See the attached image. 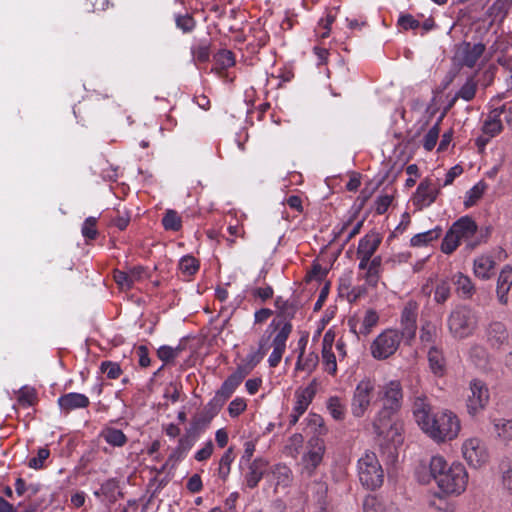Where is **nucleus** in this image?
I'll use <instances>...</instances> for the list:
<instances>
[{
    "mask_svg": "<svg viewBox=\"0 0 512 512\" xmlns=\"http://www.w3.org/2000/svg\"><path fill=\"white\" fill-rule=\"evenodd\" d=\"M393 201V197L391 195L385 194L377 197L375 201V211L377 214H384L388 208L390 207Z\"/></svg>",
    "mask_w": 512,
    "mask_h": 512,
    "instance_id": "nucleus-60",
    "label": "nucleus"
},
{
    "mask_svg": "<svg viewBox=\"0 0 512 512\" xmlns=\"http://www.w3.org/2000/svg\"><path fill=\"white\" fill-rule=\"evenodd\" d=\"M439 133H440V126H439V122H437L434 126H432L428 130V132L424 136L423 147L425 148V150L431 151L435 147L437 140L439 138Z\"/></svg>",
    "mask_w": 512,
    "mask_h": 512,
    "instance_id": "nucleus-49",
    "label": "nucleus"
},
{
    "mask_svg": "<svg viewBox=\"0 0 512 512\" xmlns=\"http://www.w3.org/2000/svg\"><path fill=\"white\" fill-rule=\"evenodd\" d=\"M146 277V269L143 266L129 267L127 270H114L113 278L119 289L128 291L134 285Z\"/></svg>",
    "mask_w": 512,
    "mask_h": 512,
    "instance_id": "nucleus-18",
    "label": "nucleus"
},
{
    "mask_svg": "<svg viewBox=\"0 0 512 512\" xmlns=\"http://www.w3.org/2000/svg\"><path fill=\"white\" fill-rule=\"evenodd\" d=\"M441 232H442V229L437 227L435 229L416 234L411 238L410 244H411V246H414V247L428 245L432 241L438 239L441 235Z\"/></svg>",
    "mask_w": 512,
    "mask_h": 512,
    "instance_id": "nucleus-39",
    "label": "nucleus"
},
{
    "mask_svg": "<svg viewBox=\"0 0 512 512\" xmlns=\"http://www.w3.org/2000/svg\"><path fill=\"white\" fill-rule=\"evenodd\" d=\"M334 339L335 333L332 330H328L322 339V364L324 370L332 376L337 373L336 356L332 351Z\"/></svg>",
    "mask_w": 512,
    "mask_h": 512,
    "instance_id": "nucleus-20",
    "label": "nucleus"
},
{
    "mask_svg": "<svg viewBox=\"0 0 512 512\" xmlns=\"http://www.w3.org/2000/svg\"><path fill=\"white\" fill-rule=\"evenodd\" d=\"M451 295V287L448 280H440L436 287L434 292V300L438 304L445 303Z\"/></svg>",
    "mask_w": 512,
    "mask_h": 512,
    "instance_id": "nucleus-47",
    "label": "nucleus"
},
{
    "mask_svg": "<svg viewBox=\"0 0 512 512\" xmlns=\"http://www.w3.org/2000/svg\"><path fill=\"white\" fill-rule=\"evenodd\" d=\"M397 413L398 411L381 407L372 421L373 432L378 437L394 441V436L400 435L397 423L394 421Z\"/></svg>",
    "mask_w": 512,
    "mask_h": 512,
    "instance_id": "nucleus-9",
    "label": "nucleus"
},
{
    "mask_svg": "<svg viewBox=\"0 0 512 512\" xmlns=\"http://www.w3.org/2000/svg\"><path fill=\"white\" fill-rule=\"evenodd\" d=\"M382 238L378 233L371 232L362 237L357 248V255L365 257H373L381 244Z\"/></svg>",
    "mask_w": 512,
    "mask_h": 512,
    "instance_id": "nucleus-28",
    "label": "nucleus"
},
{
    "mask_svg": "<svg viewBox=\"0 0 512 512\" xmlns=\"http://www.w3.org/2000/svg\"><path fill=\"white\" fill-rule=\"evenodd\" d=\"M501 130L502 121L500 119V113H498V108H493L482 126V134L494 137Z\"/></svg>",
    "mask_w": 512,
    "mask_h": 512,
    "instance_id": "nucleus-32",
    "label": "nucleus"
},
{
    "mask_svg": "<svg viewBox=\"0 0 512 512\" xmlns=\"http://www.w3.org/2000/svg\"><path fill=\"white\" fill-rule=\"evenodd\" d=\"M247 407L246 401L243 398H235L228 406V412L231 417L239 416Z\"/></svg>",
    "mask_w": 512,
    "mask_h": 512,
    "instance_id": "nucleus-61",
    "label": "nucleus"
},
{
    "mask_svg": "<svg viewBox=\"0 0 512 512\" xmlns=\"http://www.w3.org/2000/svg\"><path fill=\"white\" fill-rule=\"evenodd\" d=\"M269 328L278 330L271 342L272 353L268 358V364L271 368H275L281 362L282 356L286 351V342L292 332V324L289 321L273 320Z\"/></svg>",
    "mask_w": 512,
    "mask_h": 512,
    "instance_id": "nucleus-6",
    "label": "nucleus"
},
{
    "mask_svg": "<svg viewBox=\"0 0 512 512\" xmlns=\"http://www.w3.org/2000/svg\"><path fill=\"white\" fill-rule=\"evenodd\" d=\"M117 488V481L115 479H108L101 485L99 490L94 492V495L97 497L105 496L110 498L114 496Z\"/></svg>",
    "mask_w": 512,
    "mask_h": 512,
    "instance_id": "nucleus-54",
    "label": "nucleus"
},
{
    "mask_svg": "<svg viewBox=\"0 0 512 512\" xmlns=\"http://www.w3.org/2000/svg\"><path fill=\"white\" fill-rule=\"evenodd\" d=\"M85 4L88 11L99 12L109 8L110 0H86Z\"/></svg>",
    "mask_w": 512,
    "mask_h": 512,
    "instance_id": "nucleus-62",
    "label": "nucleus"
},
{
    "mask_svg": "<svg viewBox=\"0 0 512 512\" xmlns=\"http://www.w3.org/2000/svg\"><path fill=\"white\" fill-rule=\"evenodd\" d=\"M306 500L319 512H327L330 498L328 496V484L322 477L306 484Z\"/></svg>",
    "mask_w": 512,
    "mask_h": 512,
    "instance_id": "nucleus-14",
    "label": "nucleus"
},
{
    "mask_svg": "<svg viewBox=\"0 0 512 512\" xmlns=\"http://www.w3.org/2000/svg\"><path fill=\"white\" fill-rule=\"evenodd\" d=\"M460 420L450 410H441L432 414L421 430L437 443L452 441L458 437Z\"/></svg>",
    "mask_w": 512,
    "mask_h": 512,
    "instance_id": "nucleus-3",
    "label": "nucleus"
},
{
    "mask_svg": "<svg viewBox=\"0 0 512 512\" xmlns=\"http://www.w3.org/2000/svg\"><path fill=\"white\" fill-rule=\"evenodd\" d=\"M307 449L301 458V475L311 478L323 460L325 445L321 439L316 438L308 442Z\"/></svg>",
    "mask_w": 512,
    "mask_h": 512,
    "instance_id": "nucleus-11",
    "label": "nucleus"
},
{
    "mask_svg": "<svg viewBox=\"0 0 512 512\" xmlns=\"http://www.w3.org/2000/svg\"><path fill=\"white\" fill-rule=\"evenodd\" d=\"M57 403L61 411L67 414L75 409L87 408L90 400L84 394L71 392L60 396Z\"/></svg>",
    "mask_w": 512,
    "mask_h": 512,
    "instance_id": "nucleus-22",
    "label": "nucleus"
},
{
    "mask_svg": "<svg viewBox=\"0 0 512 512\" xmlns=\"http://www.w3.org/2000/svg\"><path fill=\"white\" fill-rule=\"evenodd\" d=\"M402 339L398 330H384L371 343V355L377 360L389 358L398 350Z\"/></svg>",
    "mask_w": 512,
    "mask_h": 512,
    "instance_id": "nucleus-5",
    "label": "nucleus"
},
{
    "mask_svg": "<svg viewBox=\"0 0 512 512\" xmlns=\"http://www.w3.org/2000/svg\"><path fill=\"white\" fill-rule=\"evenodd\" d=\"M467 412L471 416H477L480 409V383L478 379L470 381L469 387L464 392Z\"/></svg>",
    "mask_w": 512,
    "mask_h": 512,
    "instance_id": "nucleus-25",
    "label": "nucleus"
},
{
    "mask_svg": "<svg viewBox=\"0 0 512 512\" xmlns=\"http://www.w3.org/2000/svg\"><path fill=\"white\" fill-rule=\"evenodd\" d=\"M358 477L363 487L376 490L382 486L384 471L375 453L366 452L358 460Z\"/></svg>",
    "mask_w": 512,
    "mask_h": 512,
    "instance_id": "nucleus-4",
    "label": "nucleus"
},
{
    "mask_svg": "<svg viewBox=\"0 0 512 512\" xmlns=\"http://www.w3.org/2000/svg\"><path fill=\"white\" fill-rule=\"evenodd\" d=\"M430 473L438 487L446 494H460L467 484V473L460 463L448 465L442 456H433L430 461Z\"/></svg>",
    "mask_w": 512,
    "mask_h": 512,
    "instance_id": "nucleus-1",
    "label": "nucleus"
},
{
    "mask_svg": "<svg viewBox=\"0 0 512 512\" xmlns=\"http://www.w3.org/2000/svg\"><path fill=\"white\" fill-rule=\"evenodd\" d=\"M486 342L492 349H499L508 341V332L502 322L491 323L486 330Z\"/></svg>",
    "mask_w": 512,
    "mask_h": 512,
    "instance_id": "nucleus-23",
    "label": "nucleus"
},
{
    "mask_svg": "<svg viewBox=\"0 0 512 512\" xmlns=\"http://www.w3.org/2000/svg\"><path fill=\"white\" fill-rule=\"evenodd\" d=\"M428 361L431 371L436 376H443L445 373V359L443 353L435 346H431L428 351Z\"/></svg>",
    "mask_w": 512,
    "mask_h": 512,
    "instance_id": "nucleus-34",
    "label": "nucleus"
},
{
    "mask_svg": "<svg viewBox=\"0 0 512 512\" xmlns=\"http://www.w3.org/2000/svg\"><path fill=\"white\" fill-rule=\"evenodd\" d=\"M96 224V217H88L85 219L81 228V232L84 238H86L87 240H94L97 237L98 231L96 228Z\"/></svg>",
    "mask_w": 512,
    "mask_h": 512,
    "instance_id": "nucleus-50",
    "label": "nucleus"
},
{
    "mask_svg": "<svg viewBox=\"0 0 512 512\" xmlns=\"http://www.w3.org/2000/svg\"><path fill=\"white\" fill-rule=\"evenodd\" d=\"M453 282L456 286V293L463 299L472 297L476 291L475 285L472 283L471 279L461 272L453 276Z\"/></svg>",
    "mask_w": 512,
    "mask_h": 512,
    "instance_id": "nucleus-30",
    "label": "nucleus"
},
{
    "mask_svg": "<svg viewBox=\"0 0 512 512\" xmlns=\"http://www.w3.org/2000/svg\"><path fill=\"white\" fill-rule=\"evenodd\" d=\"M50 451L48 448H39L37 456L29 460L28 466L33 469H41L44 467V462L48 459Z\"/></svg>",
    "mask_w": 512,
    "mask_h": 512,
    "instance_id": "nucleus-56",
    "label": "nucleus"
},
{
    "mask_svg": "<svg viewBox=\"0 0 512 512\" xmlns=\"http://www.w3.org/2000/svg\"><path fill=\"white\" fill-rule=\"evenodd\" d=\"M397 413L398 411L381 407L372 421L373 432L378 437L394 441V436L400 435L397 423L394 421Z\"/></svg>",
    "mask_w": 512,
    "mask_h": 512,
    "instance_id": "nucleus-8",
    "label": "nucleus"
},
{
    "mask_svg": "<svg viewBox=\"0 0 512 512\" xmlns=\"http://www.w3.org/2000/svg\"><path fill=\"white\" fill-rule=\"evenodd\" d=\"M272 474L276 480V485L288 487L293 479L291 469L285 464H277L272 469Z\"/></svg>",
    "mask_w": 512,
    "mask_h": 512,
    "instance_id": "nucleus-40",
    "label": "nucleus"
},
{
    "mask_svg": "<svg viewBox=\"0 0 512 512\" xmlns=\"http://www.w3.org/2000/svg\"><path fill=\"white\" fill-rule=\"evenodd\" d=\"M378 322L379 315L377 312L373 309H368L365 311L362 318H349L347 324L350 331L356 335L357 339H361V337H367Z\"/></svg>",
    "mask_w": 512,
    "mask_h": 512,
    "instance_id": "nucleus-17",
    "label": "nucleus"
},
{
    "mask_svg": "<svg viewBox=\"0 0 512 512\" xmlns=\"http://www.w3.org/2000/svg\"><path fill=\"white\" fill-rule=\"evenodd\" d=\"M480 59V42L463 41L456 48L453 61L459 67L472 68Z\"/></svg>",
    "mask_w": 512,
    "mask_h": 512,
    "instance_id": "nucleus-16",
    "label": "nucleus"
},
{
    "mask_svg": "<svg viewBox=\"0 0 512 512\" xmlns=\"http://www.w3.org/2000/svg\"><path fill=\"white\" fill-rule=\"evenodd\" d=\"M439 327L430 320H424L420 328V341L424 345H433L438 338Z\"/></svg>",
    "mask_w": 512,
    "mask_h": 512,
    "instance_id": "nucleus-36",
    "label": "nucleus"
},
{
    "mask_svg": "<svg viewBox=\"0 0 512 512\" xmlns=\"http://www.w3.org/2000/svg\"><path fill=\"white\" fill-rule=\"evenodd\" d=\"M185 349V345L179 343L176 347L162 345L157 350V356L164 363L173 362Z\"/></svg>",
    "mask_w": 512,
    "mask_h": 512,
    "instance_id": "nucleus-38",
    "label": "nucleus"
},
{
    "mask_svg": "<svg viewBox=\"0 0 512 512\" xmlns=\"http://www.w3.org/2000/svg\"><path fill=\"white\" fill-rule=\"evenodd\" d=\"M440 188L441 185L434 183L431 178L427 177L423 179L419 183L412 198L413 205L418 210H422L424 208L429 207L437 199V196L440 193Z\"/></svg>",
    "mask_w": 512,
    "mask_h": 512,
    "instance_id": "nucleus-15",
    "label": "nucleus"
},
{
    "mask_svg": "<svg viewBox=\"0 0 512 512\" xmlns=\"http://www.w3.org/2000/svg\"><path fill=\"white\" fill-rule=\"evenodd\" d=\"M267 466L268 462L263 458H256L251 462L248 468V472L245 475V482L247 487L253 489L259 484Z\"/></svg>",
    "mask_w": 512,
    "mask_h": 512,
    "instance_id": "nucleus-27",
    "label": "nucleus"
},
{
    "mask_svg": "<svg viewBox=\"0 0 512 512\" xmlns=\"http://www.w3.org/2000/svg\"><path fill=\"white\" fill-rule=\"evenodd\" d=\"M319 363V357L316 352H309L304 356V346L301 348V352L296 362V369L312 373Z\"/></svg>",
    "mask_w": 512,
    "mask_h": 512,
    "instance_id": "nucleus-35",
    "label": "nucleus"
},
{
    "mask_svg": "<svg viewBox=\"0 0 512 512\" xmlns=\"http://www.w3.org/2000/svg\"><path fill=\"white\" fill-rule=\"evenodd\" d=\"M176 26L184 33L192 32L196 26V21L189 15H177L175 18Z\"/></svg>",
    "mask_w": 512,
    "mask_h": 512,
    "instance_id": "nucleus-53",
    "label": "nucleus"
},
{
    "mask_svg": "<svg viewBox=\"0 0 512 512\" xmlns=\"http://www.w3.org/2000/svg\"><path fill=\"white\" fill-rule=\"evenodd\" d=\"M234 458L235 456L233 448L229 447L219 460L218 476L223 481H226L228 479Z\"/></svg>",
    "mask_w": 512,
    "mask_h": 512,
    "instance_id": "nucleus-42",
    "label": "nucleus"
},
{
    "mask_svg": "<svg viewBox=\"0 0 512 512\" xmlns=\"http://www.w3.org/2000/svg\"><path fill=\"white\" fill-rule=\"evenodd\" d=\"M502 482L504 488L512 494V463L503 471Z\"/></svg>",
    "mask_w": 512,
    "mask_h": 512,
    "instance_id": "nucleus-64",
    "label": "nucleus"
},
{
    "mask_svg": "<svg viewBox=\"0 0 512 512\" xmlns=\"http://www.w3.org/2000/svg\"><path fill=\"white\" fill-rule=\"evenodd\" d=\"M480 200V182L476 183L469 191L466 192L464 199V207L466 209L476 205Z\"/></svg>",
    "mask_w": 512,
    "mask_h": 512,
    "instance_id": "nucleus-57",
    "label": "nucleus"
},
{
    "mask_svg": "<svg viewBox=\"0 0 512 512\" xmlns=\"http://www.w3.org/2000/svg\"><path fill=\"white\" fill-rule=\"evenodd\" d=\"M382 258L381 256L372 257L368 270L365 272L363 278L369 286L375 287L380 279Z\"/></svg>",
    "mask_w": 512,
    "mask_h": 512,
    "instance_id": "nucleus-37",
    "label": "nucleus"
},
{
    "mask_svg": "<svg viewBox=\"0 0 512 512\" xmlns=\"http://www.w3.org/2000/svg\"><path fill=\"white\" fill-rule=\"evenodd\" d=\"M364 512H387L384 504L375 496H368L363 503Z\"/></svg>",
    "mask_w": 512,
    "mask_h": 512,
    "instance_id": "nucleus-55",
    "label": "nucleus"
},
{
    "mask_svg": "<svg viewBox=\"0 0 512 512\" xmlns=\"http://www.w3.org/2000/svg\"><path fill=\"white\" fill-rule=\"evenodd\" d=\"M419 304L417 301L410 299L408 300L401 311L400 316V336L405 340L406 343L411 342L416 337L417 331V319H418Z\"/></svg>",
    "mask_w": 512,
    "mask_h": 512,
    "instance_id": "nucleus-10",
    "label": "nucleus"
},
{
    "mask_svg": "<svg viewBox=\"0 0 512 512\" xmlns=\"http://www.w3.org/2000/svg\"><path fill=\"white\" fill-rule=\"evenodd\" d=\"M225 402L226 400L218 394H215V396L206 405L205 410L212 418L221 410Z\"/></svg>",
    "mask_w": 512,
    "mask_h": 512,
    "instance_id": "nucleus-59",
    "label": "nucleus"
},
{
    "mask_svg": "<svg viewBox=\"0 0 512 512\" xmlns=\"http://www.w3.org/2000/svg\"><path fill=\"white\" fill-rule=\"evenodd\" d=\"M316 391L317 383L315 380L308 386L297 389L295 392L296 402L293 409L298 412V414H304L315 397Z\"/></svg>",
    "mask_w": 512,
    "mask_h": 512,
    "instance_id": "nucleus-24",
    "label": "nucleus"
},
{
    "mask_svg": "<svg viewBox=\"0 0 512 512\" xmlns=\"http://www.w3.org/2000/svg\"><path fill=\"white\" fill-rule=\"evenodd\" d=\"M494 428L498 436L504 440L512 439V419L494 420Z\"/></svg>",
    "mask_w": 512,
    "mask_h": 512,
    "instance_id": "nucleus-48",
    "label": "nucleus"
},
{
    "mask_svg": "<svg viewBox=\"0 0 512 512\" xmlns=\"http://www.w3.org/2000/svg\"><path fill=\"white\" fill-rule=\"evenodd\" d=\"M477 233L478 224L473 218L470 216L460 217L447 231L441 244L442 252L451 254L458 248L461 242H464V251L471 253L480 243Z\"/></svg>",
    "mask_w": 512,
    "mask_h": 512,
    "instance_id": "nucleus-2",
    "label": "nucleus"
},
{
    "mask_svg": "<svg viewBox=\"0 0 512 512\" xmlns=\"http://www.w3.org/2000/svg\"><path fill=\"white\" fill-rule=\"evenodd\" d=\"M229 237L226 238L230 246L236 243V238H245V229L243 224L235 217H231L227 225Z\"/></svg>",
    "mask_w": 512,
    "mask_h": 512,
    "instance_id": "nucleus-43",
    "label": "nucleus"
},
{
    "mask_svg": "<svg viewBox=\"0 0 512 512\" xmlns=\"http://www.w3.org/2000/svg\"><path fill=\"white\" fill-rule=\"evenodd\" d=\"M215 61L221 69H227L235 64L234 54L230 50H220L215 55Z\"/></svg>",
    "mask_w": 512,
    "mask_h": 512,
    "instance_id": "nucleus-51",
    "label": "nucleus"
},
{
    "mask_svg": "<svg viewBox=\"0 0 512 512\" xmlns=\"http://www.w3.org/2000/svg\"><path fill=\"white\" fill-rule=\"evenodd\" d=\"M178 268L184 277L189 278L199 270V262L195 257L186 255L180 259Z\"/></svg>",
    "mask_w": 512,
    "mask_h": 512,
    "instance_id": "nucleus-44",
    "label": "nucleus"
},
{
    "mask_svg": "<svg viewBox=\"0 0 512 512\" xmlns=\"http://www.w3.org/2000/svg\"><path fill=\"white\" fill-rule=\"evenodd\" d=\"M377 396L381 407L400 411L403 403V389L399 380H390L380 386Z\"/></svg>",
    "mask_w": 512,
    "mask_h": 512,
    "instance_id": "nucleus-12",
    "label": "nucleus"
},
{
    "mask_svg": "<svg viewBox=\"0 0 512 512\" xmlns=\"http://www.w3.org/2000/svg\"><path fill=\"white\" fill-rule=\"evenodd\" d=\"M100 437L113 447H123L128 442V438L122 430L110 426L102 429Z\"/></svg>",
    "mask_w": 512,
    "mask_h": 512,
    "instance_id": "nucleus-31",
    "label": "nucleus"
},
{
    "mask_svg": "<svg viewBox=\"0 0 512 512\" xmlns=\"http://www.w3.org/2000/svg\"><path fill=\"white\" fill-rule=\"evenodd\" d=\"M214 446L212 441L205 443L204 447L195 453V459L199 462L206 461L213 454Z\"/></svg>",
    "mask_w": 512,
    "mask_h": 512,
    "instance_id": "nucleus-63",
    "label": "nucleus"
},
{
    "mask_svg": "<svg viewBox=\"0 0 512 512\" xmlns=\"http://www.w3.org/2000/svg\"><path fill=\"white\" fill-rule=\"evenodd\" d=\"M398 26L404 30H415L420 27V22L411 14H403L399 17Z\"/></svg>",
    "mask_w": 512,
    "mask_h": 512,
    "instance_id": "nucleus-58",
    "label": "nucleus"
},
{
    "mask_svg": "<svg viewBox=\"0 0 512 512\" xmlns=\"http://www.w3.org/2000/svg\"><path fill=\"white\" fill-rule=\"evenodd\" d=\"M477 91V81L474 78H469L466 83L461 87L455 97L452 99L449 107L453 106L457 98H462L466 101H470L474 98Z\"/></svg>",
    "mask_w": 512,
    "mask_h": 512,
    "instance_id": "nucleus-45",
    "label": "nucleus"
},
{
    "mask_svg": "<svg viewBox=\"0 0 512 512\" xmlns=\"http://www.w3.org/2000/svg\"><path fill=\"white\" fill-rule=\"evenodd\" d=\"M326 407L333 419L342 421L346 415V406L337 396H332L327 400Z\"/></svg>",
    "mask_w": 512,
    "mask_h": 512,
    "instance_id": "nucleus-41",
    "label": "nucleus"
},
{
    "mask_svg": "<svg viewBox=\"0 0 512 512\" xmlns=\"http://www.w3.org/2000/svg\"><path fill=\"white\" fill-rule=\"evenodd\" d=\"M412 412L415 418V421L421 428L423 423H426L428 418L432 416L431 413V405L428 402L427 398L423 395L416 396L412 405Z\"/></svg>",
    "mask_w": 512,
    "mask_h": 512,
    "instance_id": "nucleus-29",
    "label": "nucleus"
},
{
    "mask_svg": "<svg viewBox=\"0 0 512 512\" xmlns=\"http://www.w3.org/2000/svg\"><path fill=\"white\" fill-rule=\"evenodd\" d=\"M100 370L106 374L108 379H117L122 374L120 365L112 361H103L100 365Z\"/></svg>",
    "mask_w": 512,
    "mask_h": 512,
    "instance_id": "nucleus-52",
    "label": "nucleus"
},
{
    "mask_svg": "<svg viewBox=\"0 0 512 512\" xmlns=\"http://www.w3.org/2000/svg\"><path fill=\"white\" fill-rule=\"evenodd\" d=\"M266 352V341L262 338L259 341V348L256 351L250 352L237 366L236 371L246 377L261 362Z\"/></svg>",
    "mask_w": 512,
    "mask_h": 512,
    "instance_id": "nucleus-21",
    "label": "nucleus"
},
{
    "mask_svg": "<svg viewBox=\"0 0 512 512\" xmlns=\"http://www.w3.org/2000/svg\"><path fill=\"white\" fill-rule=\"evenodd\" d=\"M162 224L166 230L178 231L182 227L181 217L175 210H167Z\"/></svg>",
    "mask_w": 512,
    "mask_h": 512,
    "instance_id": "nucleus-46",
    "label": "nucleus"
},
{
    "mask_svg": "<svg viewBox=\"0 0 512 512\" xmlns=\"http://www.w3.org/2000/svg\"><path fill=\"white\" fill-rule=\"evenodd\" d=\"M245 377L242 376L238 371L232 373L221 385L220 389L216 392L224 400H227L235 391V389L241 384Z\"/></svg>",
    "mask_w": 512,
    "mask_h": 512,
    "instance_id": "nucleus-33",
    "label": "nucleus"
},
{
    "mask_svg": "<svg viewBox=\"0 0 512 512\" xmlns=\"http://www.w3.org/2000/svg\"><path fill=\"white\" fill-rule=\"evenodd\" d=\"M195 437L191 432H186L182 437L179 438L177 446L172 450L168 456L165 464L161 471H164L169 465L175 467L180 461H182L191 448L194 446Z\"/></svg>",
    "mask_w": 512,
    "mask_h": 512,
    "instance_id": "nucleus-19",
    "label": "nucleus"
},
{
    "mask_svg": "<svg viewBox=\"0 0 512 512\" xmlns=\"http://www.w3.org/2000/svg\"><path fill=\"white\" fill-rule=\"evenodd\" d=\"M462 454L467 463L473 468L480 467V439L472 437L462 444Z\"/></svg>",
    "mask_w": 512,
    "mask_h": 512,
    "instance_id": "nucleus-26",
    "label": "nucleus"
},
{
    "mask_svg": "<svg viewBox=\"0 0 512 512\" xmlns=\"http://www.w3.org/2000/svg\"><path fill=\"white\" fill-rule=\"evenodd\" d=\"M375 393V383L371 379H363L353 392L351 400V413L356 418H361L368 411Z\"/></svg>",
    "mask_w": 512,
    "mask_h": 512,
    "instance_id": "nucleus-7",
    "label": "nucleus"
},
{
    "mask_svg": "<svg viewBox=\"0 0 512 512\" xmlns=\"http://www.w3.org/2000/svg\"><path fill=\"white\" fill-rule=\"evenodd\" d=\"M450 332L457 338L469 336L475 329V321L467 308L453 311L448 319Z\"/></svg>",
    "mask_w": 512,
    "mask_h": 512,
    "instance_id": "nucleus-13",
    "label": "nucleus"
}]
</instances>
